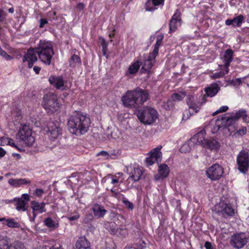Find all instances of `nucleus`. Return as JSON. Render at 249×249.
I'll list each match as a JSON object with an SVG mask.
<instances>
[{"mask_svg":"<svg viewBox=\"0 0 249 249\" xmlns=\"http://www.w3.org/2000/svg\"><path fill=\"white\" fill-rule=\"evenodd\" d=\"M36 54L43 63L50 65L54 54L51 42L41 40L36 49H30L28 50L23 58V62H27L29 68L32 67L33 64L37 60Z\"/></svg>","mask_w":249,"mask_h":249,"instance_id":"nucleus-1","label":"nucleus"},{"mask_svg":"<svg viewBox=\"0 0 249 249\" xmlns=\"http://www.w3.org/2000/svg\"><path fill=\"white\" fill-rule=\"evenodd\" d=\"M90 124L89 117L80 113L74 112L69 118L68 127L70 132L77 136L88 132Z\"/></svg>","mask_w":249,"mask_h":249,"instance_id":"nucleus-2","label":"nucleus"},{"mask_svg":"<svg viewBox=\"0 0 249 249\" xmlns=\"http://www.w3.org/2000/svg\"><path fill=\"white\" fill-rule=\"evenodd\" d=\"M149 97L147 90L137 88L134 90L127 91L122 100L125 107L137 108L142 106Z\"/></svg>","mask_w":249,"mask_h":249,"instance_id":"nucleus-3","label":"nucleus"},{"mask_svg":"<svg viewBox=\"0 0 249 249\" xmlns=\"http://www.w3.org/2000/svg\"><path fill=\"white\" fill-rule=\"evenodd\" d=\"M189 110H186L183 116V119H189L192 115L199 112L203 104L205 103L204 96L201 98L194 95H189L186 99Z\"/></svg>","mask_w":249,"mask_h":249,"instance_id":"nucleus-4","label":"nucleus"},{"mask_svg":"<svg viewBox=\"0 0 249 249\" xmlns=\"http://www.w3.org/2000/svg\"><path fill=\"white\" fill-rule=\"evenodd\" d=\"M17 139L22 144L26 146L32 145L35 141L32 129L26 124L21 125L17 134Z\"/></svg>","mask_w":249,"mask_h":249,"instance_id":"nucleus-5","label":"nucleus"},{"mask_svg":"<svg viewBox=\"0 0 249 249\" xmlns=\"http://www.w3.org/2000/svg\"><path fill=\"white\" fill-rule=\"evenodd\" d=\"M139 120L144 124L153 123L157 118L156 111L149 107H145L137 112Z\"/></svg>","mask_w":249,"mask_h":249,"instance_id":"nucleus-6","label":"nucleus"},{"mask_svg":"<svg viewBox=\"0 0 249 249\" xmlns=\"http://www.w3.org/2000/svg\"><path fill=\"white\" fill-rule=\"evenodd\" d=\"M42 106L48 113H53L59 108V103L57 96L53 92H50L44 95Z\"/></svg>","mask_w":249,"mask_h":249,"instance_id":"nucleus-7","label":"nucleus"},{"mask_svg":"<svg viewBox=\"0 0 249 249\" xmlns=\"http://www.w3.org/2000/svg\"><path fill=\"white\" fill-rule=\"evenodd\" d=\"M122 216L118 214H116L114 212H111L110 213V218L112 221L110 222L111 224L112 229L110 233L112 234H115L117 236H125L127 234L126 229H121L118 227L120 224V219Z\"/></svg>","mask_w":249,"mask_h":249,"instance_id":"nucleus-8","label":"nucleus"},{"mask_svg":"<svg viewBox=\"0 0 249 249\" xmlns=\"http://www.w3.org/2000/svg\"><path fill=\"white\" fill-rule=\"evenodd\" d=\"M249 241V235L245 232L233 234L230 239V243L233 248L240 249L243 248Z\"/></svg>","mask_w":249,"mask_h":249,"instance_id":"nucleus-9","label":"nucleus"},{"mask_svg":"<svg viewBox=\"0 0 249 249\" xmlns=\"http://www.w3.org/2000/svg\"><path fill=\"white\" fill-rule=\"evenodd\" d=\"M237 165L238 170L242 173H246L249 167V154L248 152L242 150L237 156Z\"/></svg>","mask_w":249,"mask_h":249,"instance_id":"nucleus-10","label":"nucleus"},{"mask_svg":"<svg viewBox=\"0 0 249 249\" xmlns=\"http://www.w3.org/2000/svg\"><path fill=\"white\" fill-rule=\"evenodd\" d=\"M222 167L218 164H214L207 169L206 175L211 180L215 181L219 179L223 174Z\"/></svg>","mask_w":249,"mask_h":249,"instance_id":"nucleus-11","label":"nucleus"},{"mask_svg":"<svg viewBox=\"0 0 249 249\" xmlns=\"http://www.w3.org/2000/svg\"><path fill=\"white\" fill-rule=\"evenodd\" d=\"M49 81L56 89L62 90H67L71 86V84L68 83L67 81H64L60 76H51Z\"/></svg>","mask_w":249,"mask_h":249,"instance_id":"nucleus-12","label":"nucleus"},{"mask_svg":"<svg viewBox=\"0 0 249 249\" xmlns=\"http://www.w3.org/2000/svg\"><path fill=\"white\" fill-rule=\"evenodd\" d=\"M161 145H159L153 149L149 153V157L147 158L146 161L148 165H152L154 162H160L162 156V153L160 150L162 148Z\"/></svg>","mask_w":249,"mask_h":249,"instance_id":"nucleus-13","label":"nucleus"},{"mask_svg":"<svg viewBox=\"0 0 249 249\" xmlns=\"http://www.w3.org/2000/svg\"><path fill=\"white\" fill-rule=\"evenodd\" d=\"M221 123V125L223 126L222 129L223 132L226 134H230L229 129L228 127L231 125L233 123L237 121L235 118V114H232L231 116L225 115L224 117H222L221 119H218Z\"/></svg>","mask_w":249,"mask_h":249,"instance_id":"nucleus-14","label":"nucleus"},{"mask_svg":"<svg viewBox=\"0 0 249 249\" xmlns=\"http://www.w3.org/2000/svg\"><path fill=\"white\" fill-rule=\"evenodd\" d=\"M157 56H152V54L149 53L148 56L146 55L144 56L145 59L141 71L142 73L147 72L149 73L150 70L155 63V58Z\"/></svg>","mask_w":249,"mask_h":249,"instance_id":"nucleus-15","label":"nucleus"},{"mask_svg":"<svg viewBox=\"0 0 249 249\" xmlns=\"http://www.w3.org/2000/svg\"><path fill=\"white\" fill-rule=\"evenodd\" d=\"M47 135L51 139H56L61 134V128L58 123H49Z\"/></svg>","mask_w":249,"mask_h":249,"instance_id":"nucleus-16","label":"nucleus"},{"mask_svg":"<svg viewBox=\"0 0 249 249\" xmlns=\"http://www.w3.org/2000/svg\"><path fill=\"white\" fill-rule=\"evenodd\" d=\"M116 175L112 176L111 177V183L113 184H116L114 187L110 189V191L112 193V196L116 197L117 199L120 200L121 199V197L123 196V195H122L119 191V188L118 187V182L119 181V179L121 176H122L123 174L122 173H118Z\"/></svg>","mask_w":249,"mask_h":249,"instance_id":"nucleus-17","label":"nucleus"},{"mask_svg":"<svg viewBox=\"0 0 249 249\" xmlns=\"http://www.w3.org/2000/svg\"><path fill=\"white\" fill-rule=\"evenodd\" d=\"M181 13L178 9H177L172 16L169 22V30L170 32H175L178 26L181 24Z\"/></svg>","mask_w":249,"mask_h":249,"instance_id":"nucleus-18","label":"nucleus"},{"mask_svg":"<svg viewBox=\"0 0 249 249\" xmlns=\"http://www.w3.org/2000/svg\"><path fill=\"white\" fill-rule=\"evenodd\" d=\"M45 205V202L39 203L36 201H32L31 202V207L33 210L34 216L36 217L37 214L45 212L46 211Z\"/></svg>","mask_w":249,"mask_h":249,"instance_id":"nucleus-19","label":"nucleus"},{"mask_svg":"<svg viewBox=\"0 0 249 249\" xmlns=\"http://www.w3.org/2000/svg\"><path fill=\"white\" fill-rule=\"evenodd\" d=\"M169 173V168L167 164H160L159 166L158 173L155 176V179L156 180L163 179L168 177Z\"/></svg>","mask_w":249,"mask_h":249,"instance_id":"nucleus-20","label":"nucleus"},{"mask_svg":"<svg viewBox=\"0 0 249 249\" xmlns=\"http://www.w3.org/2000/svg\"><path fill=\"white\" fill-rule=\"evenodd\" d=\"M164 0H147L145 3V9L147 11H154L160 6H162Z\"/></svg>","mask_w":249,"mask_h":249,"instance_id":"nucleus-21","label":"nucleus"},{"mask_svg":"<svg viewBox=\"0 0 249 249\" xmlns=\"http://www.w3.org/2000/svg\"><path fill=\"white\" fill-rule=\"evenodd\" d=\"M205 132L204 131H201L196 135H195L193 138L190 140L191 142L193 143H196L198 144L202 145L203 147L207 141L205 138Z\"/></svg>","mask_w":249,"mask_h":249,"instance_id":"nucleus-22","label":"nucleus"},{"mask_svg":"<svg viewBox=\"0 0 249 249\" xmlns=\"http://www.w3.org/2000/svg\"><path fill=\"white\" fill-rule=\"evenodd\" d=\"M8 182L14 187H18L23 185L30 184L31 181L26 178H10Z\"/></svg>","mask_w":249,"mask_h":249,"instance_id":"nucleus-23","label":"nucleus"},{"mask_svg":"<svg viewBox=\"0 0 249 249\" xmlns=\"http://www.w3.org/2000/svg\"><path fill=\"white\" fill-rule=\"evenodd\" d=\"M142 174V168L138 165H134L131 173L130 178L135 181H138Z\"/></svg>","mask_w":249,"mask_h":249,"instance_id":"nucleus-24","label":"nucleus"},{"mask_svg":"<svg viewBox=\"0 0 249 249\" xmlns=\"http://www.w3.org/2000/svg\"><path fill=\"white\" fill-rule=\"evenodd\" d=\"M244 19V16L240 15L232 19H227L225 21V24L228 26L232 25L234 27H240Z\"/></svg>","mask_w":249,"mask_h":249,"instance_id":"nucleus-25","label":"nucleus"},{"mask_svg":"<svg viewBox=\"0 0 249 249\" xmlns=\"http://www.w3.org/2000/svg\"><path fill=\"white\" fill-rule=\"evenodd\" d=\"M75 249H90L89 243L85 237H81L76 243Z\"/></svg>","mask_w":249,"mask_h":249,"instance_id":"nucleus-26","label":"nucleus"},{"mask_svg":"<svg viewBox=\"0 0 249 249\" xmlns=\"http://www.w3.org/2000/svg\"><path fill=\"white\" fill-rule=\"evenodd\" d=\"M220 90V87L216 83L211 84L209 87L205 89V91L208 96L213 97Z\"/></svg>","mask_w":249,"mask_h":249,"instance_id":"nucleus-27","label":"nucleus"},{"mask_svg":"<svg viewBox=\"0 0 249 249\" xmlns=\"http://www.w3.org/2000/svg\"><path fill=\"white\" fill-rule=\"evenodd\" d=\"M220 143L214 139L207 140L204 147L210 149L211 150H217L220 148Z\"/></svg>","mask_w":249,"mask_h":249,"instance_id":"nucleus-28","label":"nucleus"},{"mask_svg":"<svg viewBox=\"0 0 249 249\" xmlns=\"http://www.w3.org/2000/svg\"><path fill=\"white\" fill-rule=\"evenodd\" d=\"M16 201L17 202L16 209L18 211L25 212L26 210V202L21 198L15 197L11 200L10 202Z\"/></svg>","mask_w":249,"mask_h":249,"instance_id":"nucleus-29","label":"nucleus"},{"mask_svg":"<svg viewBox=\"0 0 249 249\" xmlns=\"http://www.w3.org/2000/svg\"><path fill=\"white\" fill-rule=\"evenodd\" d=\"M92 210L94 215L97 217H103L107 213L104 208L98 204L93 206Z\"/></svg>","mask_w":249,"mask_h":249,"instance_id":"nucleus-30","label":"nucleus"},{"mask_svg":"<svg viewBox=\"0 0 249 249\" xmlns=\"http://www.w3.org/2000/svg\"><path fill=\"white\" fill-rule=\"evenodd\" d=\"M233 52L231 49H228L226 51L224 55V67L225 69H228L230 63L233 60Z\"/></svg>","mask_w":249,"mask_h":249,"instance_id":"nucleus-31","label":"nucleus"},{"mask_svg":"<svg viewBox=\"0 0 249 249\" xmlns=\"http://www.w3.org/2000/svg\"><path fill=\"white\" fill-rule=\"evenodd\" d=\"M10 240L7 236L0 235V249H10Z\"/></svg>","mask_w":249,"mask_h":249,"instance_id":"nucleus-32","label":"nucleus"},{"mask_svg":"<svg viewBox=\"0 0 249 249\" xmlns=\"http://www.w3.org/2000/svg\"><path fill=\"white\" fill-rule=\"evenodd\" d=\"M0 145L1 146L10 145L12 147H15L18 150H21L20 149L15 143L13 140L9 138L3 137L0 138Z\"/></svg>","mask_w":249,"mask_h":249,"instance_id":"nucleus-33","label":"nucleus"},{"mask_svg":"<svg viewBox=\"0 0 249 249\" xmlns=\"http://www.w3.org/2000/svg\"><path fill=\"white\" fill-rule=\"evenodd\" d=\"M142 65V63L139 61L137 60L134 62L133 64L130 65L128 69V71L126 73V75H128V74H135L139 69H140V67L141 65Z\"/></svg>","mask_w":249,"mask_h":249,"instance_id":"nucleus-34","label":"nucleus"},{"mask_svg":"<svg viewBox=\"0 0 249 249\" xmlns=\"http://www.w3.org/2000/svg\"><path fill=\"white\" fill-rule=\"evenodd\" d=\"M240 118H242L243 121L246 123H249V116L247 114V111L245 109H241L235 113V118L237 121Z\"/></svg>","mask_w":249,"mask_h":249,"instance_id":"nucleus-35","label":"nucleus"},{"mask_svg":"<svg viewBox=\"0 0 249 249\" xmlns=\"http://www.w3.org/2000/svg\"><path fill=\"white\" fill-rule=\"evenodd\" d=\"M6 225L10 228H19L20 224L17 221L16 219L8 218L6 220Z\"/></svg>","mask_w":249,"mask_h":249,"instance_id":"nucleus-36","label":"nucleus"},{"mask_svg":"<svg viewBox=\"0 0 249 249\" xmlns=\"http://www.w3.org/2000/svg\"><path fill=\"white\" fill-rule=\"evenodd\" d=\"M229 72V69L225 70L221 69L220 71L216 72L211 75V77L213 79L223 77L226 74Z\"/></svg>","mask_w":249,"mask_h":249,"instance_id":"nucleus-37","label":"nucleus"},{"mask_svg":"<svg viewBox=\"0 0 249 249\" xmlns=\"http://www.w3.org/2000/svg\"><path fill=\"white\" fill-rule=\"evenodd\" d=\"M44 223L46 226L50 228H55L58 227L57 222L51 218H46L44 220Z\"/></svg>","mask_w":249,"mask_h":249,"instance_id":"nucleus-38","label":"nucleus"},{"mask_svg":"<svg viewBox=\"0 0 249 249\" xmlns=\"http://www.w3.org/2000/svg\"><path fill=\"white\" fill-rule=\"evenodd\" d=\"M99 42L101 44L102 46V53H103V55L105 56L107 58V44L104 38L101 37L99 38Z\"/></svg>","mask_w":249,"mask_h":249,"instance_id":"nucleus-39","label":"nucleus"},{"mask_svg":"<svg viewBox=\"0 0 249 249\" xmlns=\"http://www.w3.org/2000/svg\"><path fill=\"white\" fill-rule=\"evenodd\" d=\"M186 95L185 92H181L180 93H175L173 94L171 97L174 101H180L184 98Z\"/></svg>","mask_w":249,"mask_h":249,"instance_id":"nucleus-40","label":"nucleus"},{"mask_svg":"<svg viewBox=\"0 0 249 249\" xmlns=\"http://www.w3.org/2000/svg\"><path fill=\"white\" fill-rule=\"evenodd\" d=\"M222 212L223 214H226L228 216H232L234 214V210L233 208L228 205H225Z\"/></svg>","mask_w":249,"mask_h":249,"instance_id":"nucleus-41","label":"nucleus"},{"mask_svg":"<svg viewBox=\"0 0 249 249\" xmlns=\"http://www.w3.org/2000/svg\"><path fill=\"white\" fill-rule=\"evenodd\" d=\"M221 123L218 119H217L215 121V124L213 126L212 128V132L213 133H216L218 131H223V126L221 125Z\"/></svg>","mask_w":249,"mask_h":249,"instance_id":"nucleus-42","label":"nucleus"},{"mask_svg":"<svg viewBox=\"0 0 249 249\" xmlns=\"http://www.w3.org/2000/svg\"><path fill=\"white\" fill-rule=\"evenodd\" d=\"M161 39L162 38H157L156 44L154 46V49L152 52L150 53L152 54V56H157L159 53V47L161 44Z\"/></svg>","mask_w":249,"mask_h":249,"instance_id":"nucleus-43","label":"nucleus"},{"mask_svg":"<svg viewBox=\"0 0 249 249\" xmlns=\"http://www.w3.org/2000/svg\"><path fill=\"white\" fill-rule=\"evenodd\" d=\"M80 63V59L78 55L74 54L71 56L70 61V63L71 66L74 67L76 64H78Z\"/></svg>","mask_w":249,"mask_h":249,"instance_id":"nucleus-44","label":"nucleus"},{"mask_svg":"<svg viewBox=\"0 0 249 249\" xmlns=\"http://www.w3.org/2000/svg\"><path fill=\"white\" fill-rule=\"evenodd\" d=\"M191 142L190 141L188 143L183 144L179 149L180 152L181 153H187L190 152V147L189 144Z\"/></svg>","mask_w":249,"mask_h":249,"instance_id":"nucleus-45","label":"nucleus"},{"mask_svg":"<svg viewBox=\"0 0 249 249\" xmlns=\"http://www.w3.org/2000/svg\"><path fill=\"white\" fill-rule=\"evenodd\" d=\"M0 55L4 59L7 60H11L13 57L7 54L0 46Z\"/></svg>","mask_w":249,"mask_h":249,"instance_id":"nucleus-46","label":"nucleus"},{"mask_svg":"<svg viewBox=\"0 0 249 249\" xmlns=\"http://www.w3.org/2000/svg\"><path fill=\"white\" fill-rule=\"evenodd\" d=\"M121 198H123V202L125 205V206L129 209H130L131 210H133L134 208V205L132 203L128 201L127 199H126L124 197V196L123 195V196L121 197Z\"/></svg>","mask_w":249,"mask_h":249,"instance_id":"nucleus-47","label":"nucleus"},{"mask_svg":"<svg viewBox=\"0 0 249 249\" xmlns=\"http://www.w3.org/2000/svg\"><path fill=\"white\" fill-rule=\"evenodd\" d=\"M97 157H101L100 159L101 160L107 159L108 157V154L107 152L102 151L96 154Z\"/></svg>","mask_w":249,"mask_h":249,"instance_id":"nucleus-48","label":"nucleus"},{"mask_svg":"<svg viewBox=\"0 0 249 249\" xmlns=\"http://www.w3.org/2000/svg\"><path fill=\"white\" fill-rule=\"evenodd\" d=\"M247 133V128L246 127H242L241 128L237 130L235 134L237 136H242Z\"/></svg>","mask_w":249,"mask_h":249,"instance_id":"nucleus-49","label":"nucleus"},{"mask_svg":"<svg viewBox=\"0 0 249 249\" xmlns=\"http://www.w3.org/2000/svg\"><path fill=\"white\" fill-rule=\"evenodd\" d=\"M228 108H229V107L228 106H222V107H220L218 110H217V111H216L215 112L213 113V115H216L218 113H220V112H226L228 109Z\"/></svg>","mask_w":249,"mask_h":249,"instance_id":"nucleus-50","label":"nucleus"},{"mask_svg":"<svg viewBox=\"0 0 249 249\" xmlns=\"http://www.w3.org/2000/svg\"><path fill=\"white\" fill-rule=\"evenodd\" d=\"M14 249H26L24 245L19 242L15 243L14 246Z\"/></svg>","mask_w":249,"mask_h":249,"instance_id":"nucleus-51","label":"nucleus"},{"mask_svg":"<svg viewBox=\"0 0 249 249\" xmlns=\"http://www.w3.org/2000/svg\"><path fill=\"white\" fill-rule=\"evenodd\" d=\"M43 193V190L41 189H36L34 192V194L38 197H41Z\"/></svg>","mask_w":249,"mask_h":249,"instance_id":"nucleus-52","label":"nucleus"},{"mask_svg":"<svg viewBox=\"0 0 249 249\" xmlns=\"http://www.w3.org/2000/svg\"><path fill=\"white\" fill-rule=\"evenodd\" d=\"M79 214L78 213H75L74 215L72 216H69L67 217V218L70 221H73L78 219L79 218Z\"/></svg>","mask_w":249,"mask_h":249,"instance_id":"nucleus-53","label":"nucleus"},{"mask_svg":"<svg viewBox=\"0 0 249 249\" xmlns=\"http://www.w3.org/2000/svg\"><path fill=\"white\" fill-rule=\"evenodd\" d=\"M119 155L120 153L118 150H113V151L110 154V157L112 159H115Z\"/></svg>","mask_w":249,"mask_h":249,"instance_id":"nucleus-54","label":"nucleus"},{"mask_svg":"<svg viewBox=\"0 0 249 249\" xmlns=\"http://www.w3.org/2000/svg\"><path fill=\"white\" fill-rule=\"evenodd\" d=\"M48 23V20L46 18H41L40 20V25L39 27L40 28H43L45 24H46Z\"/></svg>","mask_w":249,"mask_h":249,"instance_id":"nucleus-55","label":"nucleus"},{"mask_svg":"<svg viewBox=\"0 0 249 249\" xmlns=\"http://www.w3.org/2000/svg\"><path fill=\"white\" fill-rule=\"evenodd\" d=\"M242 82L241 79L240 78H237L234 80H232L231 83L234 86L239 85Z\"/></svg>","mask_w":249,"mask_h":249,"instance_id":"nucleus-56","label":"nucleus"},{"mask_svg":"<svg viewBox=\"0 0 249 249\" xmlns=\"http://www.w3.org/2000/svg\"><path fill=\"white\" fill-rule=\"evenodd\" d=\"M167 107H165L166 109H170L171 107H172L173 106V104L172 101L171 100H168L167 103Z\"/></svg>","mask_w":249,"mask_h":249,"instance_id":"nucleus-57","label":"nucleus"},{"mask_svg":"<svg viewBox=\"0 0 249 249\" xmlns=\"http://www.w3.org/2000/svg\"><path fill=\"white\" fill-rule=\"evenodd\" d=\"M204 247L206 249H213L212 244L208 241L205 242Z\"/></svg>","mask_w":249,"mask_h":249,"instance_id":"nucleus-58","label":"nucleus"},{"mask_svg":"<svg viewBox=\"0 0 249 249\" xmlns=\"http://www.w3.org/2000/svg\"><path fill=\"white\" fill-rule=\"evenodd\" d=\"M6 151L1 147H0V158H1L5 156L6 154Z\"/></svg>","mask_w":249,"mask_h":249,"instance_id":"nucleus-59","label":"nucleus"},{"mask_svg":"<svg viewBox=\"0 0 249 249\" xmlns=\"http://www.w3.org/2000/svg\"><path fill=\"white\" fill-rule=\"evenodd\" d=\"M22 199H24L25 200L28 201L30 199L29 195L27 194H23L22 195Z\"/></svg>","mask_w":249,"mask_h":249,"instance_id":"nucleus-60","label":"nucleus"},{"mask_svg":"<svg viewBox=\"0 0 249 249\" xmlns=\"http://www.w3.org/2000/svg\"><path fill=\"white\" fill-rule=\"evenodd\" d=\"M124 249H142V247L140 246H133L131 247H125Z\"/></svg>","mask_w":249,"mask_h":249,"instance_id":"nucleus-61","label":"nucleus"},{"mask_svg":"<svg viewBox=\"0 0 249 249\" xmlns=\"http://www.w3.org/2000/svg\"><path fill=\"white\" fill-rule=\"evenodd\" d=\"M33 70L36 73L38 74L41 70V68L39 67L35 66L33 68Z\"/></svg>","mask_w":249,"mask_h":249,"instance_id":"nucleus-62","label":"nucleus"},{"mask_svg":"<svg viewBox=\"0 0 249 249\" xmlns=\"http://www.w3.org/2000/svg\"><path fill=\"white\" fill-rule=\"evenodd\" d=\"M85 5L82 3H79L77 4V8L81 10H82L83 9V8L85 7Z\"/></svg>","mask_w":249,"mask_h":249,"instance_id":"nucleus-63","label":"nucleus"},{"mask_svg":"<svg viewBox=\"0 0 249 249\" xmlns=\"http://www.w3.org/2000/svg\"><path fill=\"white\" fill-rule=\"evenodd\" d=\"M5 14L4 11L0 9V21L3 19V17L5 16Z\"/></svg>","mask_w":249,"mask_h":249,"instance_id":"nucleus-64","label":"nucleus"}]
</instances>
